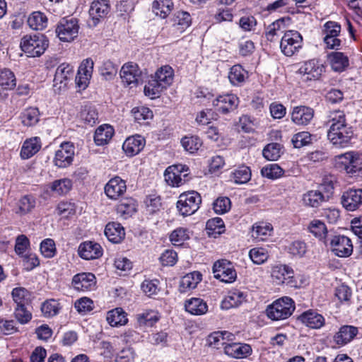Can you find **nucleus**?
Here are the masks:
<instances>
[{"instance_id": "33", "label": "nucleus", "mask_w": 362, "mask_h": 362, "mask_svg": "<svg viewBox=\"0 0 362 362\" xmlns=\"http://www.w3.org/2000/svg\"><path fill=\"white\" fill-rule=\"evenodd\" d=\"M27 22L31 29L34 30H42L47 26L48 19L44 13L34 11L30 14Z\"/></svg>"}, {"instance_id": "7", "label": "nucleus", "mask_w": 362, "mask_h": 362, "mask_svg": "<svg viewBox=\"0 0 362 362\" xmlns=\"http://www.w3.org/2000/svg\"><path fill=\"white\" fill-rule=\"evenodd\" d=\"M78 21L73 17L62 18L57 27L56 33L60 40L70 42L78 36Z\"/></svg>"}, {"instance_id": "6", "label": "nucleus", "mask_w": 362, "mask_h": 362, "mask_svg": "<svg viewBox=\"0 0 362 362\" xmlns=\"http://www.w3.org/2000/svg\"><path fill=\"white\" fill-rule=\"evenodd\" d=\"M303 37L296 30H287L281 37L280 48L288 57L293 55L302 47Z\"/></svg>"}, {"instance_id": "11", "label": "nucleus", "mask_w": 362, "mask_h": 362, "mask_svg": "<svg viewBox=\"0 0 362 362\" xmlns=\"http://www.w3.org/2000/svg\"><path fill=\"white\" fill-rule=\"evenodd\" d=\"M120 77L123 83L132 88L141 81V71L136 64H125L120 70Z\"/></svg>"}, {"instance_id": "14", "label": "nucleus", "mask_w": 362, "mask_h": 362, "mask_svg": "<svg viewBox=\"0 0 362 362\" xmlns=\"http://www.w3.org/2000/svg\"><path fill=\"white\" fill-rule=\"evenodd\" d=\"M238 103L239 99L234 94L219 95L213 100V105L216 107V110L223 114H227L235 110Z\"/></svg>"}, {"instance_id": "47", "label": "nucleus", "mask_w": 362, "mask_h": 362, "mask_svg": "<svg viewBox=\"0 0 362 362\" xmlns=\"http://www.w3.org/2000/svg\"><path fill=\"white\" fill-rule=\"evenodd\" d=\"M40 112L36 107L25 109L21 114V122L24 126L31 127L39 122Z\"/></svg>"}, {"instance_id": "26", "label": "nucleus", "mask_w": 362, "mask_h": 362, "mask_svg": "<svg viewBox=\"0 0 362 362\" xmlns=\"http://www.w3.org/2000/svg\"><path fill=\"white\" fill-rule=\"evenodd\" d=\"M105 235L113 243H120L125 236L124 228L117 222H111L106 225Z\"/></svg>"}, {"instance_id": "32", "label": "nucleus", "mask_w": 362, "mask_h": 362, "mask_svg": "<svg viewBox=\"0 0 362 362\" xmlns=\"http://www.w3.org/2000/svg\"><path fill=\"white\" fill-rule=\"evenodd\" d=\"M292 274H293V269L286 264L274 266L272 269V277L277 284H285Z\"/></svg>"}, {"instance_id": "38", "label": "nucleus", "mask_w": 362, "mask_h": 362, "mask_svg": "<svg viewBox=\"0 0 362 362\" xmlns=\"http://www.w3.org/2000/svg\"><path fill=\"white\" fill-rule=\"evenodd\" d=\"M327 199L325 195L320 190H310L303 194V202L306 206L318 207Z\"/></svg>"}, {"instance_id": "21", "label": "nucleus", "mask_w": 362, "mask_h": 362, "mask_svg": "<svg viewBox=\"0 0 362 362\" xmlns=\"http://www.w3.org/2000/svg\"><path fill=\"white\" fill-rule=\"evenodd\" d=\"M224 352L230 357L243 358L251 354L252 348L247 344L230 343L225 345Z\"/></svg>"}, {"instance_id": "52", "label": "nucleus", "mask_w": 362, "mask_h": 362, "mask_svg": "<svg viewBox=\"0 0 362 362\" xmlns=\"http://www.w3.org/2000/svg\"><path fill=\"white\" fill-rule=\"evenodd\" d=\"M61 309L60 303L54 300H45L41 306V310L45 317H50L57 315Z\"/></svg>"}, {"instance_id": "59", "label": "nucleus", "mask_w": 362, "mask_h": 362, "mask_svg": "<svg viewBox=\"0 0 362 362\" xmlns=\"http://www.w3.org/2000/svg\"><path fill=\"white\" fill-rule=\"evenodd\" d=\"M249 256L251 260L256 264H263L269 257L267 252L262 247H255L250 250Z\"/></svg>"}, {"instance_id": "36", "label": "nucleus", "mask_w": 362, "mask_h": 362, "mask_svg": "<svg viewBox=\"0 0 362 362\" xmlns=\"http://www.w3.org/2000/svg\"><path fill=\"white\" fill-rule=\"evenodd\" d=\"M11 297L17 305H28L32 301V293L24 287H16L11 291Z\"/></svg>"}, {"instance_id": "46", "label": "nucleus", "mask_w": 362, "mask_h": 362, "mask_svg": "<svg viewBox=\"0 0 362 362\" xmlns=\"http://www.w3.org/2000/svg\"><path fill=\"white\" fill-rule=\"evenodd\" d=\"M230 178L236 184L247 183L251 179V170L249 167L241 165L231 173Z\"/></svg>"}, {"instance_id": "39", "label": "nucleus", "mask_w": 362, "mask_h": 362, "mask_svg": "<svg viewBox=\"0 0 362 362\" xmlns=\"http://www.w3.org/2000/svg\"><path fill=\"white\" fill-rule=\"evenodd\" d=\"M202 274L199 272H193L185 275L180 280V290L186 292L187 290L194 288L202 280Z\"/></svg>"}, {"instance_id": "4", "label": "nucleus", "mask_w": 362, "mask_h": 362, "mask_svg": "<svg viewBox=\"0 0 362 362\" xmlns=\"http://www.w3.org/2000/svg\"><path fill=\"white\" fill-rule=\"evenodd\" d=\"M341 25L335 21L326 22L322 29L323 42L325 48L339 50L341 47V40L339 39Z\"/></svg>"}, {"instance_id": "63", "label": "nucleus", "mask_w": 362, "mask_h": 362, "mask_svg": "<svg viewBox=\"0 0 362 362\" xmlns=\"http://www.w3.org/2000/svg\"><path fill=\"white\" fill-rule=\"evenodd\" d=\"M35 206V202L28 196H24L17 203L16 213L25 214L30 211Z\"/></svg>"}, {"instance_id": "20", "label": "nucleus", "mask_w": 362, "mask_h": 362, "mask_svg": "<svg viewBox=\"0 0 362 362\" xmlns=\"http://www.w3.org/2000/svg\"><path fill=\"white\" fill-rule=\"evenodd\" d=\"M73 75V67L66 63L60 64L54 74V86L59 89L64 88L67 85V81L71 78Z\"/></svg>"}, {"instance_id": "57", "label": "nucleus", "mask_w": 362, "mask_h": 362, "mask_svg": "<svg viewBox=\"0 0 362 362\" xmlns=\"http://www.w3.org/2000/svg\"><path fill=\"white\" fill-rule=\"evenodd\" d=\"M191 16L189 13L179 11L176 12L173 18V25L180 26L177 29H180L182 31L185 28L189 27L191 24Z\"/></svg>"}, {"instance_id": "40", "label": "nucleus", "mask_w": 362, "mask_h": 362, "mask_svg": "<svg viewBox=\"0 0 362 362\" xmlns=\"http://www.w3.org/2000/svg\"><path fill=\"white\" fill-rule=\"evenodd\" d=\"M308 229L315 237L324 243H327L328 230L324 222L318 219H314L310 223Z\"/></svg>"}, {"instance_id": "22", "label": "nucleus", "mask_w": 362, "mask_h": 362, "mask_svg": "<svg viewBox=\"0 0 362 362\" xmlns=\"http://www.w3.org/2000/svg\"><path fill=\"white\" fill-rule=\"evenodd\" d=\"M80 257L85 259H93L103 254L101 246L96 243L88 241L81 243L78 247Z\"/></svg>"}, {"instance_id": "44", "label": "nucleus", "mask_w": 362, "mask_h": 362, "mask_svg": "<svg viewBox=\"0 0 362 362\" xmlns=\"http://www.w3.org/2000/svg\"><path fill=\"white\" fill-rule=\"evenodd\" d=\"M247 75V71L242 66L236 64L230 68L228 74V79L233 86H239L245 81Z\"/></svg>"}, {"instance_id": "45", "label": "nucleus", "mask_w": 362, "mask_h": 362, "mask_svg": "<svg viewBox=\"0 0 362 362\" xmlns=\"http://www.w3.org/2000/svg\"><path fill=\"white\" fill-rule=\"evenodd\" d=\"M160 315L154 310H144L136 315V319L140 325L152 326L160 320Z\"/></svg>"}, {"instance_id": "35", "label": "nucleus", "mask_w": 362, "mask_h": 362, "mask_svg": "<svg viewBox=\"0 0 362 362\" xmlns=\"http://www.w3.org/2000/svg\"><path fill=\"white\" fill-rule=\"evenodd\" d=\"M173 6L172 0H154L152 3L153 12L161 18H165L172 11Z\"/></svg>"}, {"instance_id": "15", "label": "nucleus", "mask_w": 362, "mask_h": 362, "mask_svg": "<svg viewBox=\"0 0 362 362\" xmlns=\"http://www.w3.org/2000/svg\"><path fill=\"white\" fill-rule=\"evenodd\" d=\"M314 110L305 105L296 106L291 112V120L297 125H307L314 117Z\"/></svg>"}, {"instance_id": "64", "label": "nucleus", "mask_w": 362, "mask_h": 362, "mask_svg": "<svg viewBox=\"0 0 362 362\" xmlns=\"http://www.w3.org/2000/svg\"><path fill=\"white\" fill-rule=\"evenodd\" d=\"M26 306L17 305L14 310L15 317L21 324H26L32 319V314Z\"/></svg>"}, {"instance_id": "23", "label": "nucleus", "mask_w": 362, "mask_h": 362, "mask_svg": "<svg viewBox=\"0 0 362 362\" xmlns=\"http://www.w3.org/2000/svg\"><path fill=\"white\" fill-rule=\"evenodd\" d=\"M300 320L312 329H320L325 325L324 317L315 310H309L299 317Z\"/></svg>"}, {"instance_id": "49", "label": "nucleus", "mask_w": 362, "mask_h": 362, "mask_svg": "<svg viewBox=\"0 0 362 362\" xmlns=\"http://www.w3.org/2000/svg\"><path fill=\"white\" fill-rule=\"evenodd\" d=\"M16 85L14 74L8 69L0 70V86L7 90L13 89Z\"/></svg>"}, {"instance_id": "1", "label": "nucleus", "mask_w": 362, "mask_h": 362, "mask_svg": "<svg viewBox=\"0 0 362 362\" xmlns=\"http://www.w3.org/2000/svg\"><path fill=\"white\" fill-rule=\"evenodd\" d=\"M295 308V303L293 299L288 296H284L269 305L265 312L268 318L278 321L288 318L293 314Z\"/></svg>"}, {"instance_id": "31", "label": "nucleus", "mask_w": 362, "mask_h": 362, "mask_svg": "<svg viewBox=\"0 0 362 362\" xmlns=\"http://www.w3.org/2000/svg\"><path fill=\"white\" fill-rule=\"evenodd\" d=\"M110 11V5L106 0H97L92 2L89 14L93 20L98 21L105 17Z\"/></svg>"}, {"instance_id": "18", "label": "nucleus", "mask_w": 362, "mask_h": 362, "mask_svg": "<svg viewBox=\"0 0 362 362\" xmlns=\"http://www.w3.org/2000/svg\"><path fill=\"white\" fill-rule=\"evenodd\" d=\"M327 61L335 72H343L349 66V57L344 52H332L327 54Z\"/></svg>"}, {"instance_id": "12", "label": "nucleus", "mask_w": 362, "mask_h": 362, "mask_svg": "<svg viewBox=\"0 0 362 362\" xmlns=\"http://www.w3.org/2000/svg\"><path fill=\"white\" fill-rule=\"evenodd\" d=\"M325 71V66L315 59L305 62L299 69L303 81L318 80Z\"/></svg>"}, {"instance_id": "51", "label": "nucleus", "mask_w": 362, "mask_h": 362, "mask_svg": "<svg viewBox=\"0 0 362 362\" xmlns=\"http://www.w3.org/2000/svg\"><path fill=\"white\" fill-rule=\"evenodd\" d=\"M74 151H64L63 149H59L55 154L54 164L59 168H66L69 166L72 160Z\"/></svg>"}, {"instance_id": "5", "label": "nucleus", "mask_w": 362, "mask_h": 362, "mask_svg": "<svg viewBox=\"0 0 362 362\" xmlns=\"http://www.w3.org/2000/svg\"><path fill=\"white\" fill-rule=\"evenodd\" d=\"M336 165L340 170H344L351 177L360 176L362 174L361 159L352 151L339 156Z\"/></svg>"}, {"instance_id": "34", "label": "nucleus", "mask_w": 362, "mask_h": 362, "mask_svg": "<svg viewBox=\"0 0 362 362\" xmlns=\"http://www.w3.org/2000/svg\"><path fill=\"white\" fill-rule=\"evenodd\" d=\"M273 227L271 223L259 222L253 225L252 237L258 241L264 240L271 235Z\"/></svg>"}, {"instance_id": "27", "label": "nucleus", "mask_w": 362, "mask_h": 362, "mask_svg": "<svg viewBox=\"0 0 362 362\" xmlns=\"http://www.w3.org/2000/svg\"><path fill=\"white\" fill-rule=\"evenodd\" d=\"M245 300L246 295L244 292L238 289L233 290L228 293V295L222 301L221 308L226 310L235 308Z\"/></svg>"}, {"instance_id": "62", "label": "nucleus", "mask_w": 362, "mask_h": 362, "mask_svg": "<svg viewBox=\"0 0 362 362\" xmlns=\"http://www.w3.org/2000/svg\"><path fill=\"white\" fill-rule=\"evenodd\" d=\"M214 210L216 214H223L228 212L231 206V202L228 197H218L214 202Z\"/></svg>"}, {"instance_id": "60", "label": "nucleus", "mask_w": 362, "mask_h": 362, "mask_svg": "<svg viewBox=\"0 0 362 362\" xmlns=\"http://www.w3.org/2000/svg\"><path fill=\"white\" fill-rule=\"evenodd\" d=\"M40 252L46 258H52L56 254V246L54 241L51 238L44 240L40 244Z\"/></svg>"}, {"instance_id": "37", "label": "nucleus", "mask_w": 362, "mask_h": 362, "mask_svg": "<svg viewBox=\"0 0 362 362\" xmlns=\"http://www.w3.org/2000/svg\"><path fill=\"white\" fill-rule=\"evenodd\" d=\"M106 320L112 327L124 325L128 321L126 313L121 308L108 311Z\"/></svg>"}, {"instance_id": "61", "label": "nucleus", "mask_w": 362, "mask_h": 362, "mask_svg": "<svg viewBox=\"0 0 362 362\" xmlns=\"http://www.w3.org/2000/svg\"><path fill=\"white\" fill-rule=\"evenodd\" d=\"M101 75L106 80L112 79L117 74V67L110 60L105 61L100 69Z\"/></svg>"}, {"instance_id": "25", "label": "nucleus", "mask_w": 362, "mask_h": 362, "mask_svg": "<svg viewBox=\"0 0 362 362\" xmlns=\"http://www.w3.org/2000/svg\"><path fill=\"white\" fill-rule=\"evenodd\" d=\"M358 327L352 325H344L340 327L334 339L338 345H344L350 342L358 334Z\"/></svg>"}, {"instance_id": "10", "label": "nucleus", "mask_w": 362, "mask_h": 362, "mask_svg": "<svg viewBox=\"0 0 362 362\" xmlns=\"http://www.w3.org/2000/svg\"><path fill=\"white\" fill-rule=\"evenodd\" d=\"M330 246L335 255L340 257L350 256L353 252L351 239L345 235H334L330 240Z\"/></svg>"}, {"instance_id": "8", "label": "nucleus", "mask_w": 362, "mask_h": 362, "mask_svg": "<svg viewBox=\"0 0 362 362\" xmlns=\"http://www.w3.org/2000/svg\"><path fill=\"white\" fill-rule=\"evenodd\" d=\"M188 170L189 168L185 165L177 164L169 166L164 173L165 180L170 186L180 187L187 182Z\"/></svg>"}, {"instance_id": "2", "label": "nucleus", "mask_w": 362, "mask_h": 362, "mask_svg": "<svg viewBox=\"0 0 362 362\" xmlns=\"http://www.w3.org/2000/svg\"><path fill=\"white\" fill-rule=\"evenodd\" d=\"M21 49L29 57H35L42 55L49 45V41L42 34L27 35L21 41Z\"/></svg>"}, {"instance_id": "30", "label": "nucleus", "mask_w": 362, "mask_h": 362, "mask_svg": "<svg viewBox=\"0 0 362 362\" xmlns=\"http://www.w3.org/2000/svg\"><path fill=\"white\" fill-rule=\"evenodd\" d=\"M153 77L165 88H167L173 81L174 71L169 65H165L159 68Z\"/></svg>"}, {"instance_id": "9", "label": "nucleus", "mask_w": 362, "mask_h": 362, "mask_svg": "<svg viewBox=\"0 0 362 362\" xmlns=\"http://www.w3.org/2000/svg\"><path fill=\"white\" fill-rule=\"evenodd\" d=\"M214 277L225 283H232L237 277L233 264L226 259L216 261L212 268Z\"/></svg>"}, {"instance_id": "48", "label": "nucleus", "mask_w": 362, "mask_h": 362, "mask_svg": "<svg viewBox=\"0 0 362 362\" xmlns=\"http://www.w3.org/2000/svg\"><path fill=\"white\" fill-rule=\"evenodd\" d=\"M282 153V146L278 143L269 144L262 151L263 156L268 160H276Z\"/></svg>"}, {"instance_id": "50", "label": "nucleus", "mask_w": 362, "mask_h": 362, "mask_svg": "<svg viewBox=\"0 0 362 362\" xmlns=\"http://www.w3.org/2000/svg\"><path fill=\"white\" fill-rule=\"evenodd\" d=\"M180 142L184 149L191 154L196 153L203 144L200 137H182Z\"/></svg>"}, {"instance_id": "3", "label": "nucleus", "mask_w": 362, "mask_h": 362, "mask_svg": "<svg viewBox=\"0 0 362 362\" xmlns=\"http://www.w3.org/2000/svg\"><path fill=\"white\" fill-rule=\"evenodd\" d=\"M202 197L196 191H188L180 194L177 209L183 216L194 214L199 208Z\"/></svg>"}, {"instance_id": "42", "label": "nucleus", "mask_w": 362, "mask_h": 362, "mask_svg": "<svg viewBox=\"0 0 362 362\" xmlns=\"http://www.w3.org/2000/svg\"><path fill=\"white\" fill-rule=\"evenodd\" d=\"M165 89V88L153 77V75H151L144 86V92L146 96L151 99H155L159 98L160 93Z\"/></svg>"}, {"instance_id": "28", "label": "nucleus", "mask_w": 362, "mask_h": 362, "mask_svg": "<svg viewBox=\"0 0 362 362\" xmlns=\"http://www.w3.org/2000/svg\"><path fill=\"white\" fill-rule=\"evenodd\" d=\"M41 148V142L39 137H30L27 139L21 148V156L23 159L31 158Z\"/></svg>"}, {"instance_id": "16", "label": "nucleus", "mask_w": 362, "mask_h": 362, "mask_svg": "<svg viewBox=\"0 0 362 362\" xmlns=\"http://www.w3.org/2000/svg\"><path fill=\"white\" fill-rule=\"evenodd\" d=\"M95 276L92 273L77 274L72 279L74 288L79 291H90L95 288Z\"/></svg>"}, {"instance_id": "55", "label": "nucleus", "mask_w": 362, "mask_h": 362, "mask_svg": "<svg viewBox=\"0 0 362 362\" xmlns=\"http://www.w3.org/2000/svg\"><path fill=\"white\" fill-rule=\"evenodd\" d=\"M224 223L222 218L216 217L208 220L206 229L209 235L221 234L224 231Z\"/></svg>"}, {"instance_id": "54", "label": "nucleus", "mask_w": 362, "mask_h": 362, "mask_svg": "<svg viewBox=\"0 0 362 362\" xmlns=\"http://www.w3.org/2000/svg\"><path fill=\"white\" fill-rule=\"evenodd\" d=\"M72 182L69 179H61L54 181L51 185V190L58 195H63L69 192Z\"/></svg>"}, {"instance_id": "58", "label": "nucleus", "mask_w": 362, "mask_h": 362, "mask_svg": "<svg viewBox=\"0 0 362 362\" xmlns=\"http://www.w3.org/2000/svg\"><path fill=\"white\" fill-rule=\"evenodd\" d=\"M327 136H345L351 132V127H348L346 120L335 125L332 124L328 127Z\"/></svg>"}, {"instance_id": "43", "label": "nucleus", "mask_w": 362, "mask_h": 362, "mask_svg": "<svg viewBox=\"0 0 362 362\" xmlns=\"http://www.w3.org/2000/svg\"><path fill=\"white\" fill-rule=\"evenodd\" d=\"M136 211V204L134 199L126 198L120 201L117 206V212L124 218L132 216Z\"/></svg>"}, {"instance_id": "53", "label": "nucleus", "mask_w": 362, "mask_h": 362, "mask_svg": "<svg viewBox=\"0 0 362 362\" xmlns=\"http://www.w3.org/2000/svg\"><path fill=\"white\" fill-rule=\"evenodd\" d=\"M189 238V230L181 227L175 229L170 235V240L175 246L182 245Z\"/></svg>"}, {"instance_id": "24", "label": "nucleus", "mask_w": 362, "mask_h": 362, "mask_svg": "<svg viewBox=\"0 0 362 362\" xmlns=\"http://www.w3.org/2000/svg\"><path fill=\"white\" fill-rule=\"evenodd\" d=\"M144 137H127L122 145V148L127 156L132 157L138 154L145 146Z\"/></svg>"}, {"instance_id": "29", "label": "nucleus", "mask_w": 362, "mask_h": 362, "mask_svg": "<svg viewBox=\"0 0 362 362\" xmlns=\"http://www.w3.org/2000/svg\"><path fill=\"white\" fill-rule=\"evenodd\" d=\"M185 310L194 315H202L208 310L206 303L199 298H192L185 301Z\"/></svg>"}, {"instance_id": "13", "label": "nucleus", "mask_w": 362, "mask_h": 362, "mask_svg": "<svg viewBox=\"0 0 362 362\" xmlns=\"http://www.w3.org/2000/svg\"><path fill=\"white\" fill-rule=\"evenodd\" d=\"M341 202L347 211L358 209L362 205V189H350L344 192Z\"/></svg>"}, {"instance_id": "41", "label": "nucleus", "mask_w": 362, "mask_h": 362, "mask_svg": "<svg viewBox=\"0 0 362 362\" xmlns=\"http://www.w3.org/2000/svg\"><path fill=\"white\" fill-rule=\"evenodd\" d=\"M286 24L284 18H280L268 25L265 32V37L267 40L274 41L276 36L284 34L286 30Z\"/></svg>"}, {"instance_id": "56", "label": "nucleus", "mask_w": 362, "mask_h": 362, "mask_svg": "<svg viewBox=\"0 0 362 362\" xmlns=\"http://www.w3.org/2000/svg\"><path fill=\"white\" fill-rule=\"evenodd\" d=\"M261 174L264 177L274 180L283 175L284 170L277 164H269L262 168Z\"/></svg>"}, {"instance_id": "19", "label": "nucleus", "mask_w": 362, "mask_h": 362, "mask_svg": "<svg viewBox=\"0 0 362 362\" xmlns=\"http://www.w3.org/2000/svg\"><path fill=\"white\" fill-rule=\"evenodd\" d=\"M93 64L92 59H87L79 66L76 76V83L79 88L85 89L87 87L92 76Z\"/></svg>"}, {"instance_id": "17", "label": "nucleus", "mask_w": 362, "mask_h": 362, "mask_svg": "<svg viewBox=\"0 0 362 362\" xmlns=\"http://www.w3.org/2000/svg\"><path fill=\"white\" fill-rule=\"evenodd\" d=\"M126 190V182L117 176L110 179L105 186V193L111 199H117Z\"/></svg>"}]
</instances>
